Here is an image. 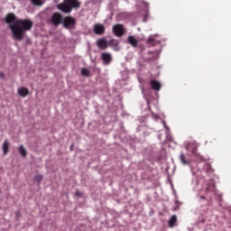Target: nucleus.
<instances>
[{
	"instance_id": "obj_20",
	"label": "nucleus",
	"mask_w": 231,
	"mask_h": 231,
	"mask_svg": "<svg viewBox=\"0 0 231 231\" xmlns=\"http://www.w3.org/2000/svg\"><path fill=\"white\" fill-rule=\"evenodd\" d=\"M35 181H37L38 183H41V181H42V175L38 174L34 177Z\"/></svg>"
},
{
	"instance_id": "obj_2",
	"label": "nucleus",
	"mask_w": 231,
	"mask_h": 231,
	"mask_svg": "<svg viewBox=\"0 0 231 231\" xmlns=\"http://www.w3.org/2000/svg\"><path fill=\"white\" fill-rule=\"evenodd\" d=\"M58 10L63 14H71L73 8H80L79 0H64L63 3L57 5Z\"/></svg>"
},
{
	"instance_id": "obj_1",
	"label": "nucleus",
	"mask_w": 231,
	"mask_h": 231,
	"mask_svg": "<svg viewBox=\"0 0 231 231\" xmlns=\"http://www.w3.org/2000/svg\"><path fill=\"white\" fill-rule=\"evenodd\" d=\"M5 23L9 24V28L13 33L14 41H23L25 32H30L33 28V22L30 19H18L14 14L9 13L6 14Z\"/></svg>"
},
{
	"instance_id": "obj_21",
	"label": "nucleus",
	"mask_w": 231,
	"mask_h": 231,
	"mask_svg": "<svg viewBox=\"0 0 231 231\" xmlns=\"http://www.w3.org/2000/svg\"><path fill=\"white\" fill-rule=\"evenodd\" d=\"M32 5H35L36 6H41V5H42V3L41 2V0H31Z\"/></svg>"
},
{
	"instance_id": "obj_6",
	"label": "nucleus",
	"mask_w": 231,
	"mask_h": 231,
	"mask_svg": "<svg viewBox=\"0 0 231 231\" xmlns=\"http://www.w3.org/2000/svg\"><path fill=\"white\" fill-rule=\"evenodd\" d=\"M105 32H106V27H104V25L100 23L95 24L94 33H96V35H102Z\"/></svg>"
},
{
	"instance_id": "obj_11",
	"label": "nucleus",
	"mask_w": 231,
	"mask_h": 231,
	"mask_svg": "<svg viewBox=\"0 0 231 231\" xmlns=\"http://www.w3.org/2000/svg\"><path fill=\"white\" fill-rule=\"evenodd\" d=\"M176 223H178V216L172 215L168 221L170 228H174V226H176Z\"/></svg>"
},
{
	"instance_id": "obj_12",
	"label": "nucleus",
	"mask_w": 231,
	"mask_h": 231,
	"mask_svg": "<svg viewBox=\"0 0 231 231\" xmlns=\"http://www.w3.org/2000/svg\"><path fill=\"white\" fill-rule=\"evenodd\" d=\"M214 190H216V185L212 181L208 183L207 186L205 187L206 194H208L210 192H214Z\"/></svg>"
},
{
	"instance_id": "obj_4",
	"label": "nucleus",
	"mask_w": 231,
	"mask_h": 231,
	"mask_svg": "<svg viewBox=\"0 0 231 231\" xmlns=\"http://www.w3.org/2000/svg\"><path fill=\"white\" fill-rule=\"evenodd\" d=\"M51 21L54 26H59V24H62L64 18L60 13H54L51 18Z\"/></svg>"
},
{
	"instance_id": "obj_22",
	"label": "nucleus",
	"mask_w": 231,
	"mask_h": 231,
	"mask_svg": "<svg viewBox=\"0 0 231 231\" xmlns=\"http://www.w3.org/2000/svg\"><path fill=\"white\" fill-rule=\"evenodd\" d=\"M75 196H77V198H82L83 194H82V192L77 190L75 193Z\"/></svg>"
},
{
	"instance_id": "obj_15",
	"label": "nucleus",
	"mask_w": 231,
	"mask_h": 231,
	"mask_svg": "<svg viewBox=\"0 0 231 231\" xmlns=\"http://www.w3.org/2000/svg\"><path fill=\"white\" fill-rule=\"evenodd\" d=\"M18 152L21 154V156H23V158H26V156L28 155V152L26 151V148H24L23 145H20L18 147Z\"/></svg>"
},
{
	"instance_id": "obj_13",
	"label": "nucleus",
	"mask_w": 231,
	"mask_h": 231,
	"mask_svg": "<svg viewBox=\"0 0 231 231\" xmlns=\"http://www.w3.org/2000/svg\"><path fill=\"white\" fill-rule=\"evenodd\" d=\"M127 41L133 48H138V40L134 36H128Z\"/></svg>"
},
{
	"instance_id": "obj_19",
	"label": "nucleus",
	"mask_w": 231,
	"mask_h": 231,
	"mask_svg": "<svg viewBox=\"0 0 231 231\" xmlns=\"http://www.w3.org/2000/svg\"><path fill=\"white\" fill-rule=\"evenodd\" d=\"M110 44L116 46V49H114L115 51H120V47L118 46V42H116V40H111Z\"/></svg>"
},
{
	"instance_id": "obj_16",
	"label": "nucleus",
	"mask_w": 231,
	"mask_h": 231,
	"mask_svg": "<svg viewBox=\"0 0 231 231\" xmlns=\"http://www.w3.org/2000/svg\"><path fill=\"white\" fill-rule=\"evenodd\" d=\"M180 160L182 162V165H189L190 162L185 158V154L183 152L180 155Z\"/></svg>"
},
{
	"instance_id": "obj_9",
	"label": "nucleus",
	"mask_w": 231,
	"mask_h": 231,
	"mask_svg": "<svg viewBox=\"0 0 231 231\" xmlns=\"http://www.w3.org/2000/svg\"><path fill=\"white\" fill-rule=\"evenodd\" d=\"M97 45L99 50H106L107 48V41L106 40V38L98 39L97 41Z\"/></svg>"
},
{
	"instance_id": "obj_10",
	"label": "nucleus",
	"mask_w": 231,
	"mask_h": 231,
	"mask_svg": "<svg viewBox=\"0 0 231 231\" xmlns=\"http://www.w3.org/2000/svg\"><path fill=\"white\" fill-rule=\"evenodd\" d=\"M17 93L20 97L24 98V97H28V95H30V90L26 88V87H22L18 88Z\"/></svg>"
},
{
	"instance_id": "obj_7",
	"label": "nucleus",
	"mask_w": 231,
	"mask_h": 231,
	"mask_svg": "<svg viewBox=\"0 0 231 231\" xmlns=\"http://www.w3.org/2000/svg\"><path fill=\"white\" fill-rule=\"evenodd\" d=\"M150 85L152 86V89H153V91H160L162 89V83L156 79H151Z\"/></svg>"
},
{
	"instance_id": "obj_25",
	"label": "nucleus",
	"mask_w": 231,
	"mask_h": 231,
	"mask_svg": "<svg viewBox=\"0 0 231 231\" xmlns=\"http://www.w3.org/2000/svg\"><path fill=\"white\" fill-rule=\"evenodd\" d=\"M200 199H205V196H200Z\"/></svg>"
},
{
	"instance_id": "obj_14",
	"label": "nucleus",
	"mask_w": 231,
	"mask_h": 231,
	"mask_svg": "<svg viewBox=\"0 0 231 231\" xmlns=\"http://www.w3.org/2000/svg\"><path fill=\"white\" fill-rule=\"evenodd\" d=\"M4 156H6L10 151V143H8L7 140H5L2 145Z\"/></svg>"
},
{
	"instance_id": "obj_8",
	"label": "nucleus",
	"mask_w": 231,
	"mask_h": 231,
	"mask_svg": "<svg viewBox=\"0 0 231 231\" xmlns=\"http://www.w3.org/2000/svg\"><path fill=\"white\" fill-rule=\"evenodd\" d=\"M101 59L104 64H111V60H113V57L111 56L110 53H107V52H103L101 54Z\"/></svg>"
},
{
	"instance_id": "obj_18",
	"label": "nucleus",
	"mask_w": 231,
	"mask_h": 231,
	"mask_svg": "<svg viewBox=\"0 0 231 231\" xmlns=\"http://www.w3.org/2000/svg\"><path fill=\"white\" fill-rule=\"evenodd\" d=\"M81 75L83 77H89V75H91V72L87 68H83L81 69Z\"/></svg>"
},
{
	"instance_id": "obj_24",
	"label": "nucleus",
	"mask_w": 231,
	"mask_h": 231,
	"mask_svg": "<svg viewBox=\"0 0 231 231\" xmlns=\"http://www.w3.org/2000/svg\"><path fill=\"white\" fill-rule=\"evenodd\" d=\"M0 77H2V79H5V74L0 73Z\"/></svg>"
},
{
	"instance_id": "obj_5",
	"label": "nucleus",
	"mask_w": 231,
	"mask_h": 231,
	"mask_svg": "<svg viewBox=\"0 0 231 231\" xmlns=\"http://www.w3.org/2000/svg\"><path fill=\"white\" fill-rule=\"evenodd\" d=\"M113 32L116 37H122L125 31L124 30V25L116 24L113 26Z\"/></svg>"
},
{
	"instance_id": "obj_23",
	"label": "nucleus",
	"mask_w": 231,
	"mask_h": 231,
	"mask_svg": "<svg viewBox=\"0 0 231 231\" xmlns=\"http://www.w3.org/2000/svg\"><path fill=\"white\" fill-rule=\"evenodd\" d=\"M163 126L165 127V129H169V126L167 125V123H165V121L162 122Z\"/></svg>"
},
{
	"instance_id": "obj_3",
	"label": "nucleus",
	"mask_w": 231,
	"mask_h": 231,
	"mask_svg": "<svg viewBox=\"0 0 231 231\" xmlns=\"http://www.w3.org/2000/svg\"><path fill=\"white\" fill-rule=\"evenodd\" d=\"M62 24L64 28H67V30H69L71 26H75V24H77V20H75V18H73L72 16H66L63 19Z\"/></svg>"
},
{
	"instance_id": "obj_17",
	"label": "nucleus",
	"mask_w": 231,
	"mask_h": 231,
	"mask_svg": "<svg viewBox=\"0 0 231 231\" xmlns=\"http://www.w3.org/2000/svg\"><path fill=\"white\" fill-rule=\"evenodd\" d=\"M147 44H149L150 46H156V40L154 39V37L150 36L147 40Z\"/></svg>"
}]
</instances>
